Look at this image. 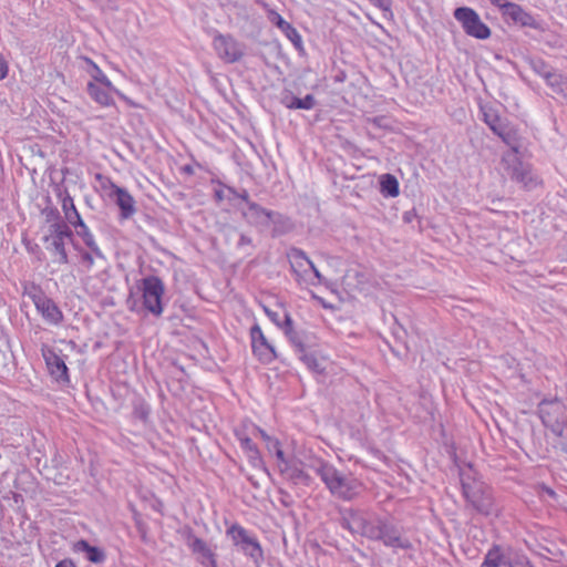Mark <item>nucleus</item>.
<instances>
[{
	"label": "nucleus",
	"instance_id": "49",
	"mask_svg": "<svg viewBox=\"0 0 567 567\" xmlns=\"http://www.w3.org/2000/svg\"><path fill=\"white\" fill-rule=\"evenodd\" d=\"M83 393H84V395H85L89 400H91L90 392H83Z\"/></svg>",
	"mask_w": 567,
	"mask_h": 567
},
{
	"label": "nucleus",
	"instance_id": "2",
	"mask_svg": "<svg viewBox=\"0 0 567 567\" xmlns=\"http://www.w3.org/2000/svg\"><path fill=\"white\" fill-rule=\"evenodd\" d=\"M313 468L329 492L337 498L351 501L362 489L361 483L351 473L340 471L323 460H318L313 464Z\"/></svg>",
	"mask_w": 567,
	"mask_h": 567
},
{
	"label": "nucleus",
	"instance_id": "30",
	"mask_svg": "<svg viewBox=\"0 0 567 567\" xmlns=\"http://www.w3.org/2000/svg\"><path fill=\"white\" fill-rule=\"evenodd\" d=\"M241 550L254 559H258L261 555V548L258 542L250 537L241 546Z\"/></svg>",
	"mask_w": 567,
	"mask_h": 567
},
{
	"label": "nucleus",
	"instance_id": "38",
	"mask_svg": "<svg viewBox=\"0 0 567 567\" xmlns=\"http://www.w3.org/2000/svg\"><path fill=\"white\" fill-rule=\"evenodd\" d=\"M8 63L2 55H0V80H3L8 75Z\"/></svg>",
	"mask_w": 567,
	"mask_h": 567
},
{
	"label": "nucleus",
	"instance_id": "19",
	"mask_svg": "<svg viewBox=\"0 0 567 567\" xmlns=\"http://www.w3.org/2000/svg\"><path fill=\"white\" fill-rule=\"evenodd\" d=\"M269 20L279 28L285 35L296 45L299 47L301 44V37L299 32L288 22L286 21L279 13L276 11H271L269 13Z\"/></svg>",
	"mask_w": 567,
	"mask_h": 567
},
{
	"label": "nucleus",
	"instance_id": "21",
	"mask_svg": "<svg viewBox=\"0 0 567 567\" xmlns=\"http://www.w3.org/2000/svg\"><path fill=\"white\" fill-rule=\"evenodd\" d=\"M533 69L545 79L547 85L550 86L554 92L564 79V75L551 71V69L542 60L533 62Z\"/></svg>",
	"mask_w": 567,
	"mask_h": 567
},
{
	"label": "nucleus",
	"instance_id": "50",
	"mask_svg": "<svg viewBox=\"0 0 567 567\" xmlns=\"http://www.w3.org/2000/svg\"><path fill=\"white\" fill-rule=\"evenodd\" d=\"M547 493H548V495H551V496L555 495V493L551 489H547Z\"/></svg>",
	"mask_w": 567,
	"mask_h": 567
},
{
	"label": "nucleus",
	"instance_id": "35",
	"mask_svg": "<svg viewBox=\"0 0 567 567\" xmlns=\"http://www.w3.org/2000/svg\"><path fill=\"white\" fill-rule=\"evenodd\" d=\"M375 7L380 8L383 11H391L392 1L391 0H370Z\"/></svg>",
	"mask_w": 567,
	"mask_h": 567
},
{
	"label": "nucleus",
	"instance_id": "10",
	"mask_svg": "<svg viewBox=\"0 0 567 567\" xmlns=\"http://www.w3.org/2000/svg\"><path fill=\"white\" fill-rule=\"evenodd\" d=\"M287 258L299 284H313L310 279V268H313V262L303 250L292 247L287 251Z\"/></svg>",
	"mask_w": 567,
	"mask_h": 567
},
{
	"label": "nucleus",
	"instance_id": "17",
	"mask_svg": "<svg viewBox=\"0 0 567 567\" xmlns=\"http://www.w3.org/2000/svg\"><path fill=\"white\" fill-rule=\"evenodd\" d=\"M243 214L249 223L258 226H268L274 217L278 215L275 212L268 210L256 203H248V207L246 210H244Z\"/></svg>",
	"mask_w": 567,
	"mask_h": 567
},
{
	"label": "nucleus",
	"instance_id": "46",
	"mask_svg": "<svg viewBox=\"0 0 567 567\" xmlns=\"http://www.w3.org/2000/svg\"><path fill=\"white\" fill-rule=\"evenodd\" d=\"M55 567H75V566L72 560L64 559V560H61L60 563H58Z\"/></svg>",
	"mask_w": 567,
	"mask_h": 567
},
{
	"label": "nucleus",
	"instance_id": "44",
	"mask_svg": "<svg viewBox=\"0 0 567 567\" xmlns=\"http://www.w3.org/2000/svg\"><path fill=\"white\" fill-rule=\"evenodd\" d=\"M246 245H251V238L241 234L240 237H239V241H238V246L239 247H243V246H246Z\"/></svg>",
	"mask_w": 567,
	"mask_h": 567
},
{
	"label": "nucleus",
	"instance_id": "39",
	"mask_svg": "<svg viewBox=\"0 0 567 567\" xmlns=\"http://www.w3.org/2000/svg\"><path fill=\"white\" fill-rule=\"evenodd\" d=\"M147 413L148 411L145 409L144 404L136 406L134 411V414L142 421H145Z\"/></svg>",
	"mask_w": 567,
	"mask_h": 567
},
{
	"label": "nucleus",
	"instance_id": "24",
	"mask_svg": "<svg viewBox=\"0 0 567 567\" xmlns=\"http://www.w3.org/2000/svg\"><path fill=\"white\" fill-rule=\"evenodd\" d=\"M279 470L282 474H285L289 480L293 481L296 484H309V475L305 473L301 468L290 464L289 462H284V466L279 464Z\"/></svg>",
	"mask_w": 567,
	"mask_h": 567
},
{
	"label": "nucleus",
	"instance_id": "42",
	"mask_svg": "<svg viewBox=\"0 0 567 567\" xmlns=\"http://www.w3.org/2000/svg\"><path fill=\"white\" fill-rule=\"evenodd\" d=\"M226 193H228L227 187L226 188L220 187V188L215 189L216 200L217 202L224 200L227 197Z\"/></svg>",
	"mask_w": 567,
	"mask_h": 567
},
{
	"label": "nucleus",
	"instance_id": "27",
	"mask_svg": "<svg viewBox=\"0 0 567 567\" xmlns=\"http://www.w3.org/2000/svg\"><path fill=\"white\" fill-rule=\"evenodd\" d=\"M483 115L484 122L489 126V128L498 136H503L506 125L503 123L497 113L493 109L488 107L484 109Z\"/></svg>",
	"mask_w": 567,
	"mask_h": 567
},
{
	"label": "nucleus",
	"instance_id": "8",
	"mask_svg": "<svg viewBox=\"0 0 567 567\" xmlns=\"http://www.w3.org/2000/svg\"><path fill=\"white\" fill-rule=\"evenodd\" d=\"M143 303L145 308L155 316L163 312L162 297L164 295V284L155 276H148L142 281Z\"/></svg>",
	"mask_w": 567,
	"mask_h": 567
},
{
	"label": "nucleus",
	"instance_id": "47",
	"mask_svg": "<svg viewBox=\"0 0 567 567\" xmlns=\"http://www.w3.org/2000/svg\"><path fill=\"white\" fill-rule=\"evenodd\" d=\"M483 567H499V565L487 557L483 564Z\"/></svg>",
	"mask_w": 567,
	"mask_h": 567
},
{
	"label": "nucleus",
	"instance_id": "29",
	"mask_svg": "<svg viewBox=\"0 0 567 567\" xmlns=\"http://www.w3.org/2000/svg\"><path fill=\"white\" fill-rule=\"evenodd\" d=\"M86 61L92 65V71L90 72L92 76V82L100 83L106 87H113L112 82L109 80V78L104 74V72L90 59H86Z\"/></svg>",
	"mask_w": 567,
	"mask_h": 567
},
{
	"label": "nucleus",
	"instance_id": "40",
	"mask_svg": "<svg viewBox=\"0 0 567 567\" xmlns=\"http://www.w3.org/2000/svg\"><path fill=\"white\" fill-rule=\"evenodd\" d=\"M274 446L277 447L276 450V456L278 458V465L281 464L284 466V462H288L286 458H285V455H284V452L281 451V449H279V444L278 442H274Z\"/></svg>",
	"mask_w": 567,
	"mask_h": 567
},
{
	"label": "nucleus",
	"instance_id": "6",
	"mask_svg": "<svg viewBox=\"0 0 567 567\" xmlns=\"http://www.w3.org/2000/svg\"><path fill=\"white\" fill-rule=\"evenodd\" d=\"M504 169L512 179L520 183L526 188H534L537 185V178L534 177L532 168L528 164H524L517 155V150L507 152L502 157Z\"/></svg>",
	"mask_w": 567,
	"mask_h": 567
},
{
	"label": "nucleus",
	"instance_id": "18",
	"mask_svg": "<svg viewBox=\"0 0 567 567\" xmlns=\"http://www.w3.org/2000/svg\"><path fill=\"white\" fill-rule=\"evenodd\" d=\"M502 14L509 18L513 22L520 24L522 27H536V21L533 16L525 11L523 7L517 3L509 2Z\"/></svg>",
	"mask_w": 567,
	"mask_h": 567
},
{
	"label": "nucleus",
	"instance_id": "33",
	"mask_svg": "<svg viewBox=\"0 0 567 567\" xmlns=\"http://www.w3.org/2000/svg\"><path fill=\"white\" fill-rule=\"evenodd\" d=\"M81 260H82V264L86 267V269L90 270L92 268V266L94 265V261L99 260V259L95 257V255L91 250V252H87V251L82 252Z\"/></svg>",
	"mask_w": 567,
	"mask_h": 567
},
{
	"label": "nucleus",
	"instance_id": "1",
	"mask_svg": "<svg viewBox=\"0 0 567 567\" xmlns=\"http://www.w3.org/2000/svg\"><path fill=\"white\" fill-rule=\"evenodd\" d=\"M342 525L352 534H358L369 539L382 540L385 546L408 549L410 542L403 538L399 530L384 523L370 513L359 509H344L342 512Z\"/></svg>",
	"mask_w": 567,
	"mask_h": 567
},
{
	"label": "nucleus",
	"instance_id": "13",
	"mask_svg": "<svg viewBox=\"0 0 567 567\" xmlns=\"http://www.w3.org/2000/svg\"><path fill=\"white\" fill-rule=\"evenodd\" d=\"M111 189V196L115 198V203L120 207L121 218H131L136 213L135 200L133 196L125 188L115 184H112Z\"/></svg>",
	"mask_w": 567,
	"mask_h": 567
},
{
	"label": "nucleus",
	"instance_id": "22",
	"mask_svg": "<svg viewBox=\"0 0 567 567\" xmlns=\"http://www.w3.org/2000/svg\"><path fill=\"white\" fill-rule=\"evenodd\" d=\"M73 549H74V551H78V553H85L86 559L94 564H102L106 558L105 553L101 548L91 546L84 539H81V540H78L76 543H74Z\"/></svg>",
	"mask_w": 567,
	"mask_h": 567
},
{
	"label": "nucleus",
	"instance_id": "28",
	"mask_svg": "<svg viewBox=\"0 0 567 567\" xmlns=\"http://www.w3.org/2000/svg\"><path fill=\"white\" fill-rule=\"evenodd\" d=\"M381 193L385 196L396 197L399 195V182L391 174H384L380 179Z\"/></svg>",
	"mask_w": 567,
	"mask_h": 567
},
{
	"label": "nucleus",
	"instance_id": "5",
	"mask_svg": "<svg viewBox=\"0 0 567 567\" xmlns=\"http://www.w3.org/2000/svg\"><path fill=\"white\" fill-rule=\"evenodd\" d=\"M461 482L465 498L477 512L484 515L494 514L492 495L482 482L475 480L472 482L467 481L464 472L461 473Z\"/></svg>",
	"mask_w": 567,
	"mask_h": 567
},
{
	"label": "nucleus",
	"instance_id": "16",
	"mask_svg": "<svg viewBox=\"0 0 567 567\" xmlns=\"http://www.w3.org/2000/svg\"><path fill=\"white\" fill-rule=\"evenodd\" d=\"M48 369L58 382H68V368L62 357L55 353L53 350H48L43 353Z\"/></svg>",
	"mask_w": 567,
	"mask_h": 567
},
{
	"label": "nucleus",
	"instance_id": "26",
	"mask_svg": "<svg viewBox=\"0 0 567 567\" xmlns=\"http://www.w3.org/2000/svg\"><path fill=\"white\" fill-rule=\"evenodd\" d=\"M282 104L288 109L311 110L316 105V100L311 94H307L303 99L285 96L282 99Z\"/></svg>",
	"mask_w": 567,
	"mask_h": 567
},
{
	"label": "nucleus",
	"instance_id": "32",
	"mask_svg": "<svg viewBox=\"0 0 567 567\" xmlns=\"http://www.w3.org/2000/svg\"><path fill=\"white\" fill-rule=\"evenodd\" d=\"M239 440H240V446L248 453L249 457L257 458L258 450H257L256 445L252 443V441L247 436L239 437Z\"/></svg>",
	"mask_w": 567,
	"mask_h": 567
},
{
	"label": "nucleus",
	"instance_id": "25",
	"mask_svg": "<svg viewBox=\"0 0 567 567\" xmlns=\"http://www.w3.org/2000/svg\"><path fill=\"white\" fill-rule=\"evenodd\" d=\"M61 205L64 217L70 225L73 226L83 220L74 205L73 198L68 193L62 196Z\"/></svg>",
	"mask_w": 567,
	"mask_h": 567
},
{
	"label": "nucleus",
	"instance_id": "48",
	"mask_svg": "<svg viewBox=\"0 0 567 567\" xmlns=\"http://www.w3.org/2000/svg\"><path fill=\"white\" fill-rule=\"evenodd\" d=\"M258 432L260 433L264 440L270 441V437L262 430H258Z\"/></svg>",
	"mask_w": 567,
	"mask_h": 567
},
{
	"label": "nucleus",
	"instance_id": "4",
	"mask_svg": "<svg viewBox=\"0 0 567 567\" xmlns=\"http://www.w3.org/2000/svg\"><path fill=\"white\" fill-rule=\"evenodd\" d=\"M72 230L65 221L49 225L48 233L44 236L45 248L55 256L56 262H69L65 245L72 239Z\"/></svg>",
	"mask_w": 567,
	"mask_h": 567
},
{
	"label": "nucleus",
	"instance_id": "34",
	"mask_svg": "<svg viewBox=\"0 0 567 567\" xmlns=\"http://www.w3.org/2000/svg\"><path fill=\"white\" fill-rule=\"evenodd\" d=\"M45 217L47 221L50 223V225L56 221H64L63 219H61L59 212L53 208L45 213Z\"/></svg>",
	"mask_w": 567,
	"mask_h": 567
},
{
	"label": "nucleus",
	"instance_id": "41",
	"mask_svg": "<svg viewBox=\"0 0 567 567\" xmlns=\"http://www.w3.org/2000/svg\"><path fill=\"white\" fill-rule=\"evenodd\" d=\"M493 6L497 7L502 12L506 9L511 1L508 0H488Z\"/></svg>",
	"mask_w": 567,
	"mask_h": 567
},
{
	"label": "nucleus",
	"instance_id": "11",
	"mask_svg": "<svg viewBox=\"0 0 567 567\" xmlns=\"http://www.w3.org/2000/svg\"><path fill=\"white\" fill-rule=\"evenodd\" d=\"M32 301L37 310L42 315L43 319L52 324H59L63 320L62 311L55 302L47 297L42 291H35L31 295Z\"/></svg>",
	"mask_w": 567,
	"mask_h": 567
},
{
	"label": "nucleus",
	"instance_id": "37",
	"mask_svg": "<svg viewBox=\"0 0 567 567\" xmlns=\"http://www.w3.org/2000/svg\"><path fill=\"white\" fill-rule=\"evenodd\" d=\"M227 190H228V193H229V194H233L234 196L241 198V199H243V200H245L247 204H248V203H251V202L249 200V195H248V192H247V190H243L241 193H237V192H236L234 188H231V187H227Z\"/></svg>",
	"mask_w": 567,
	"mask_h": 567
},
{
	"label": "nucleus",
	"instance_id": "43",
	"mask_svg": "<svg viewBox=\"0 0 567 567\" xmlns=\"http://www.w3.org/2000/svg\"><path fill=\"white\" fill-rule=\"evenodd\" d=\"M268 317L271 319V321H274L278 327H282L281 326V322L279 320V315L277 312H274V311H269V310H266Z\"/></svg>",
	"mask_w": 567,
	"mask_h": 567
},
{
	"label": "nucleus",
	"instance_id": "15",
	"mask_svg": "<svg viewBox=\"0 0 567 567\" xmlns=\"http://www.w3.org/2000/svg\"><path fill=\"white\" fill-rule=\"evenodd\" d=\"M282 329L285 330L286 336L289 338L291 343L297 348L298 351L302 353L301 359L307 363V365L311 369L317 367L316 359L313 357H309L306 352V344L303 339L299 333L292 328V320L289 315H285V322Z\"/></svg>",
	"mask_w": 567,
	"mask_h": 567
},
{
	"label": "nucleus",
	"instance_id": "31",
	"mask_svg": "<svg viewBox=\"0 0 567 567\" xmlns=\"http://www.w3.org/2000/svg\"><path fill=\"white\" fill-rule=\"evenodd\" d=\"M228 534L237 546H241L250 536L243 527L234 525L228 529Z\"/></svg>",
	"mask_w": 567,
	"mask_h": 567
},
{
	"label": "nucleus",
	"instance_id": "14",
	"mask_svg": "<svg viewBox=\"0 0 567 567\" xmlns=\"http://www.w3.org/2000/svg\"><path fill=\"white\" fill-rule=\"evenodd\" d=\"M186 543L193 554L197 556V559L200 561V564L216 567L214 554L203 539L196 537L190 530H188Z\"/></svg>",
	"mask_w": 567,
	"mask_h": 567
},
{
	"label": "nucleus",
	"instance_id": "9",
	"mask_svg": "<svg viewBox=\"0 0 567 567\" xmlns=\"http://www.w3.org/2000/svg\"><path fill=\"white\" fill-rule=\"evenodd\" d=\"M213 47L217 55L227 63H234L244 55V45L231 35L216 34L213 40Z\"/></svg>",
	"mask_w": 567,
	"mask_h": 567
},
{
	"label": "nucleus",
	"instance_id": "45",
	"mask_svg": "<svg viewBox=\"0 0 567 567\" xmlns=\"http://www.w3.org/2000/svg\"><path fill=\"white\" fill-rule=\"evenodd\" d=\"M315 277L316 279H318V281H321L322 279V276L320 274V271L317 269V267L313 265V268H310V277ZM312 280V278H310Z\"/></svg>",
	"mask_w": 567,
	"mask_h": 567
},
{
	"label": "nucleus",
	"instance_id": "23",
	"mask_svg": "<svg viewBox=\"0 0 567 567\" xmlns=\"http://www.w3.org/2000/svg\"><path fill=\"white\" fill-rule=\"evenodd\" d=\"M73 227L76 228V234L80 236L84 244L93 251L95 257L97 259H101V261H105V257L101 249L99 248L97 244L95 243L93 234L90 231L89 227L84 224L83 220L80 223L73 225Z\"/></svg>",
	"mask_w": 567,
	"mask_h": 567
},
{
	"label": "nucleus",
	"instance_id": "7",
	"mask_svg": "<svg viewBox=\"0 0 567 567\" xmlns=\"http://www.w3.org/2000/svg\"><path fill=\"white\" fill-rule=\"evenodd\" d=\"M464 32L475 39L485 40L491 37V29L482 21L478 13L468 7H460L453 13Z\"/></svg>",
	"mask_w": 567,
	"mask_h": 567
},
{
	"label": "nucleus",
	"instance_id": "12",
	"mask_svg": "<svg viewBox=\"0 0 567 567\" xmlns=\"http://www.w3.org/2000/svg\"><path fill=\"white\" fill-rule=\"evenodd\" d=\"M250 337L252 352L261 362L269 363L276 359L277 354L274 346L268 342L258 324L251 327Z\"/></svg>",
	"mask_w": 567,
	"mask_h": 567
},
{
	"label": "nucleus",
	"instance_id": "3",
	"mask_svg": "<svg viewBox=\"0 0 567 567\" xmlns=\"http://www.w3.org/2000/svg\"><path fill=\"white\" fill-rule=\"evenodd\" d=\"M538 412L544 425L560 440L558 445L567 453V399L549 394L539 402Z\"/></svg>",
	"mask_w": 567,
	"mask_h": 567
},
{
	"label": "nucleus",
	"instance_id": "20",
	"mask_svg": "<svg viewBox=\"0 0 567 567\" xmlns=\"http://www.w3.org/2000/svg\"><path fill=\"white\" fill-rule=\"evenodd\" d=\"M113 87H106L102 84H97L95 82L87 83V93L92 100L99 103L102 106H111L114 104V100L110 93Z\"/></svg>",
	"mask_w": 567,
	"mask_h": 567
},
{
	"label": "nucleus",
	"instance_id": "36",
	"mask_svg": "<svg viewBox=\"0 0 567 567\" xmlns=\"http://www.w3.org/2000/svg\"><path fill=\"white\" fill-rule=\"evenodd\" d=\"M507 145L511 146L512 151L514 152V147L518 151V147L514 144L513 138L507 130V126L504 128V135L499 136Z\"/></svg>",
	"mask_w": 567,
	"mask_h": 567
}]
</instances>
